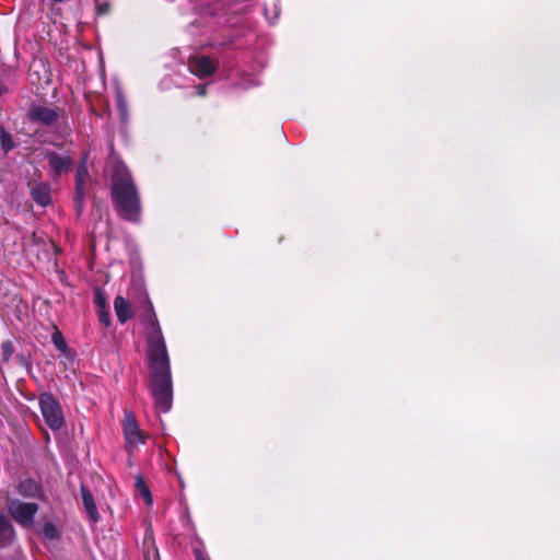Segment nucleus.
Instances as JSON below:
<instances>
[{"instance_id": "nucleus-1", "label": "nucleus", "mask_w": 560, "mask_h": 560, "mask_svg": "<svg viewBox=\"0 0 560 560\" xmlns=\"http://www.w3.org/2000/svg\"><path fill=\"white\" fill-rule=\"evenodd\" d=\"M148 304L147 325L148 358L150 366V392L155 408L168 412L173 402V383L170 358L165 340L150 301Z\"/></svg>"}, {"instance_id": "nucleus-2", "label": "nucleus", "mask_w": 560, "mask_h": 560, "mask_svg": "<svg viewBox=\"0 0 560 560\" xmlns=\"http://www.w3.org/2000/svg\"><path fill=\"white\" fill-rule=\"evenodd\" d=\"M112 200L119 217L130 222L140 221V196L129 171L122 164L116 166L112 177Z\"/></svg>"}, {"instance_id": "nucleus-3", "label": "nucleus", "mask_w": 560, "mask_h": 560, "mask_svg": "<svg viewBox=\"0 0 560 560\" xmlns=\"http://www.w3.org/2000/svg\"><path fill=\"white\" fill-rule=\"evenodd\" d=\"M39 408L46 424L54 431L60 430L65 424L62 409L57 399L49 393L39 395Z\"/></svg>"}, {"instance_id": "nucleus-4", "label": "nucleus", "mask_w": 560, "mask_h": 560, "mask_svg": "<svg viewBox=\"0 0 560 560\" xmlns=\"http://www.w3.org/2000/svg\"><path fill=\"white\" fill-rule=\"evenodd\" d=\"M122 432L128 452H132L136 447L145 443L147 435L140 429L133 413L130 411H125Z\"/></svg>"}, {"instance_id": "nucleus-5", "label": "nucleus", "mask_w": 560, "mask_h": 560, "mask_svg": "<svg viewBox=\"0 0 560 560\" xmlns=\"http://www.w3.org/2000/svg\"><path fill=\"white\" fill-rule=\"evenodd\" d=\"M8 510L18 523L31 525L38 511V505L36 503L22 502L18 499H13L9 502Z\"/></svg>"}, {"instance_id": "nucleus-6", "label": "nucleus", "mask_w": 560, "mask_h": 560, "mask_svg": "<svg viewBox=\"0 0 560 560\" xmlns=\"http://www.w3.org/2000/svg\"><path fill=\"white\" fill-rule=\"evenodd\" d=\"M28 118L44 126H52L58 120L59 113L54 107L37 105L30 109Z\"/></svg>"}, {"instance_id": "nucleus-7", "label": "nucleus", "mask_w": 560, "mask_h": 560, "mask_svg": "<svg viewBox=\"0 0 560 560\" xmlns=\"http://www.w3.org/2000/svg\"><path fill=\"white\" fill-rule=\"evenodd\" d=\"M189 69L194 74L203 78L211 75L215 70V67L210 58L206 56H198L189 60Z\"/></svg>"}, {"instance_id": "nucleus-8", "label": "nucleus", "mask_w": 560, "mask_h": 560, "mask_svg": "<svg viewBox=\"0 0 560 560\" xmlns=\"http://www.w3.org/2000/svg\"><path fill=\"white\" fill-rule=\"evenodd\" d=\"M48 164L54 175L60 176L69 172L71 160L68 155H60L52 152L48 154Z\"/></svg>"}, {"instance_id": "nucleus-9", "label": "nucleus", "mask_w": 560, "mask_h": 560, "mask_svg": "<svg viewBox=\"0 0 560 560\" xmlns=\"http://www.w3.org/2000/svg\"><path fill=\"white\" fill-rule=\"evenodd\" d=\"M89 177L88 168L85 165H80L77 170L75 176V197L74 202L78 211L80 212L83 206L84 198V184L86 178Z\"/></svg>"}, {"instance_id": "nucleus-10", "label": "nucleus", "mask_w": 560, "mask_h": 560, "mask_svg": "<svg viewBox=\"0 0 560 560\" xmlns=\"http://www.w3.org/2000/svg\"><path fill=\"white\" fill-rule=\"evenodd\" d=\"M16 490L19 494L25 498H38L42 494L40 485L31 478L21 480Z\"/></svg>"}, {"instance_id": "nucleus-11", "label": "nucleus", "mask_w": 560, "mask_h": 560, "mask_svg": "<svg viewBox=\"0 0 560 560\" xmlns=\"http://www.w3.org/2000/svg\"><path fill=\"white\" fill-rule=\"evenodd\" d=\"M81 495H82V502L84 510L88 514V518L92 523H96L100 518L96 504L94 502V498L92 493L84 487H81Z\"/></svg>"}, {"instance_id": "nucleus-12", "label": "nucleus", "mask_w": 560, "mask_h": 560, "mask_svg": "<svg viewBox=\"0 0 560 560\" xmlns=\"http://www.w3.org/2000/svg\"><path fill=\"white\" fill-rule=\"evenodd\" d=\"M14 539V529L9 518L0 513V548L10 545Z\"/></svg>"}, {"instance_id": "nucleus-13", "label": "nucleus", "mask_w": 560, "mask_h": 560, "mask_svg": "<svg viewBox=\"0 0 560 560\" xmlns=\"http://www.w3.org/2000/svg\"><path fill=\"white\" fill-rule=\"evenodd\" d=\"M32 198L40 206L46 207L50 203V187L48 184L40 183L31 190Z\"/></svg>"}, {"instance_id": "nucleus-14", "label": "nucleus", "mask_w": 560, "mask_h": 560, "mask_svg": "<svg viewBox=\"0 0 560 560\" xmlns=\"http://www.w3.org/2000/svg\"><path fill=\"white\" fill-rule=\"evenodd\" d=\"M114 308L117 319L121 324L126 323L131 317L130 304L125 298L117 296L114 301Z\"/></svg>"}, {"instance_id": "nucleus-15", "label": "nucleus", "mask_w": 560, "mask_h": 560, "mask_svg": "<svg viewBox=\"0 0 560 560\" xmlns=\"http://www.w3.org/2000/svg\"><path fill=\"white\" fill-rule=\"evenodd\" d=\"M136 489L139 493V495L144 500L145 504L152 503V497L149 488L144 483L141 476H137L136 478Z\"/></svg>"}, {"instance_id": "nucleus-16", "label": "nucleus", "mask_w": 560, "mask_h": 560, "mask_svg": "<svg viewBox=\"0 0 560 560\" xmlns=\"http://www.w3.org/2000/svg\"><path fill=\"white\" fill-rule=\"evenodd\" d=\"M51 341H52L54 346L57 348V350H59L60 352H62L65 354H67L69 352L66 340L59 330L56 329L52 332Z\"/></svg>"}, {"instance_id": "nucleus-17", "label": "nucleus", "mask_w": 560, "mask_h": 560, "mask_svg": "<svg viewBox=\"0 0 560 560\" xmlns=\"http://www.w3.org/2000/svg\"><path fill=\"white\" fill-rule=\"evenodd\" d=\"M116 105H117V109L119 112L121 120H124V121L127 120V118H128L127 102L120 91H118L116 94Z\"/></svg>"}, {"instance_id": "nucleus-18", "label": "nucleus", "mask_w": 560, "mask_h": 560, "mask_svg": "<svg viewBox=\"0 0 560 560\" xmlns=\"http://www.w3.org/2000/svg\"><path fill=\"white\" fill-rule=\"evenodd\" d=\"M1 147L5 152H9L14 148L12 136L1 128Z\"/></svg>"}, {"instance_id": "nucleus-19", "label": "nucleus", "mask_w": 560, "mask_h": 560, "mask_svg": "<svg viewBox=\"0 0 560 560\" xmlns=\"http://www.w3.org/2000/svg\"><path fill=\"white\" fill-rule=\"evenodd\" d=\"M221 0H197L198 5L206 11V14H217V9L211 10L210 7L218 4Z\"/></svg>"}, {"instance_id": "nucleus-20", "label": "nucleus", "mask_w": 560, "mask_h": 560, "mask_svg": "<svg viewBox=\"0 0 560 560\" xmlns=\"http://www.w3.org/2000/svg\"><path fill=\"white\" fill-rule=\"evenodd\" d=\"M98 319L105 326H109V324H110L109 313L107 311H105V310H101L100 311Z\"/></svg>"}, {"instance_id": "nucleus-21", "label": "nucleus", "mask_w": 560, "mask_h": 560, "mask_svg": "<svg viewBox=\"0 0 560 560\" xmlns=\"http://www.w3.org/2000/svg\"><path fill=\"white\" fill-rule=\"evenodd\" d=\"M44 533L47 537L52 538L56 534V528L51 524H46L44 527Z\"/></svg>"}, {"instance_id": "nucleus-22", "label": "nucleus", "mask_w": 560, "mask_h": 560, "mask_svg": "<svg viewBox=\"0 0 560 560\" xmlns=\"http://www.w3.org/2000/svg\"><path fill=\"white\" fill-rule=\"evenodd\" d=\"M195 556L197 560H208L207 557L200 550H196Z\"/></svg>"}, {"instance_id": "nucleus-23", "label": "nucleus", "mask_w": 560, "mask_h": 560, "mask_svg": "<svg viewBox=\"0 0 560 560\" xmlns=\"http://www.w3.org/2000/svg\"><path fill=\"white\" fill-rule=\"evenodd\" d=\"M107 10H108V7H107L106 4H100V5L97 7V11H98V13H100V14H104V13H106V12H107Z\"/></svg>"}, {"instance_id": "nucleus-24", "label": "nucleus", "mask_w": 560, "mask_h": 560, "mask_svg": "<svg viewBox=\"0 0 560 560\" xmlns=\"http://www.w3.org/2000/svg\"><path fill=\"white\" fill-rule=\"evenodd\" d=\"M197 94L203 96L206 94V85H200L197 88Z\"/></svg>"}, {"instance_id": "nucleus-25", "label": "nucleus", "mask_w": 560, "mask_h": 560, "mask_svg": "<svg viewBox=\"0 0 560 560\" xmlns=\"http://www.w3.org/2000/svg\"><path fill=\"white\" fill-rule=\"evenodd\" d=\"M3 349H4V351H5V352H8V353H9V352H10V349H11V345H10V343H5V345H3Z\"/></svg>"}]
</instances>
